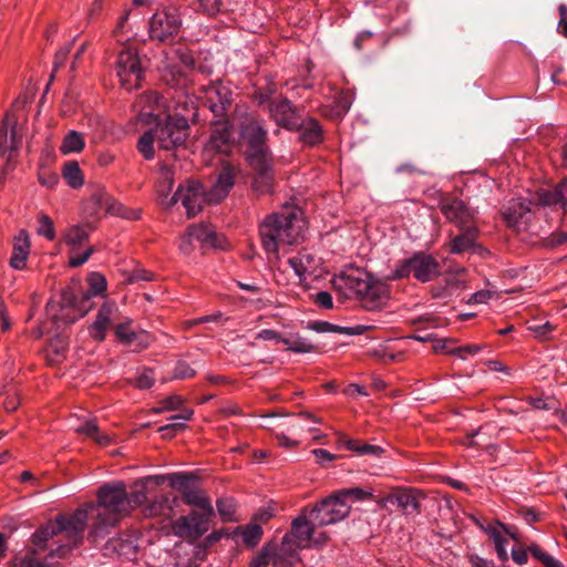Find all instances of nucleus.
<instances>
[{
    "label": "nucleus",
    "mask_w": 567,
    "mask_h": 567,
    "mask_svg": "<svg viewBox=\"0 0 567 567\" xmlns=\"http://www.w3.org/2000/svg\"><path fill=\"white\" fill-rule=\"evenodd\" d=\"M306 227L302 212L296 206L285 205L267 215L259 225V237L268 259H278L281 247L297 244Z\"/></svg>",
    "instance_id": "obj_1"
},
{
    "label": "nucleus",
    "mask_w": 567,
    "mask_h": 567,
    "mask_svg": "<svg viewBox=\"0 0 567 567\" xmlns=\"http://www.w3.org/2000/svg\"><path fill=\"white\" fill-rule=\"evenodd\" d=\"M95 511V520L89 534L93 540L103 538L122 517L128 514L126 485L116 481L101 486Z\"/></svg>",
    "instance_id": "obj_2"
},
{
    "label": "nucleus",
    "mask_w": 567,
    "mask_h": 567,
    "mask_svg": "<svg viewBox=\"0 0 567 567\" xmlns=\"http://www.w3.org/2000/svg\"><path fill=\"white\" fill-rule=\"evenodd\" d=\"M89 519L85 509H76L71 515H60L55 520L49 522L47 525L37 529L32 535V543L40 551L47 547V543L58 534H64L68 543L52 549L48 557L62 558L68 549L76 546L83 538V533Z\"/></svg>",
    "instance_id": "obj_3"
},
{
    "label": "nucleus",
    "mask_w": 567,
    "mask_h": 567,
    "mask_svg": "<svg viewBox=\"0 0 567 567\" xmlns=\"http://www.w3.org/2000/svg\"><path fill=\"white\" fill-rule=\"evenodd\" d=\"M87 290L68 287L61 292L60 309L53 315L54 321L60 324H71L84 317L92 308L91 298L102 295L107 287L106 279L99 272L89 276Z\"/></svg>",
    "instance_id": "obj_4"
},
{
    "label": "nucleus",
    "mask_w": 567,
    "mask_h": 567,
    "mask_svg": "<svg viewBox=\"0 0 567 567\" xmlns=\"http://www.w3.org/2000/svg\"><path fill=\"white\" fill-rule=\"evenodd\" d=\"M342 286L360 299L365 310L380 309L388 301L386 287L365 271L355 270L340 276Z\"/></svg>",
    "instance_id": "obj_5"
},
{
    "label": "nucleus",
    "mask_w": 567,
    "mask_h": 567,
    "mask_svg": "<svg viewBox=\"0 0 567 567\" xmlns=\"http://www.w3.org/2000/svg\"><path fill=\"white\" fill-rule=\"evenodd\" d=\"M148 117L156 123L154 131L159 147L173 150L186 142L189 135V124L186 123V120H179V117L169 114L161 122L153 112H142L140 114L142 121L151 123L152 121H148Z\"/></svg>",
    "instance_id": "obj_6"
},
{
    "label": "nucleus",
    "mask_w": 567,
    "mask_h": 567,
    "mask_svg": "<svg viewBox=\"0 0 567 567\" xmlns=\"http://www.w3.org/2000/svg\"><path fill=\"white\" fill-rule=\"evenodd\" d=\"M239 134L247 145L246 157L249 163L259 165L266 158L272 157V153L267 145L268 131L261 120L247 118L240 124Z\"/></svg>",
    "instance_id": "obj_7"
},
{
    "label": "nucleus",
    "mask_w": 567,
    "mask_h": 567,
    "mask_svg": "<svg viewBox=\"0 0 567 567\" xmlns=\"http://www.w3.org/2000/svg\"><path fill=\"white\" fill-rule=\"evenodd\" d=\"M182 19L174 7L157 10L150 20V35L159 42H171L178 34Z\"/></svg>",
    "instance_id": "obj_8"
},
{
    "label": "nucleus",
    "mask_w": 567,
    "mask_h": 567,
    "mask_svg": "<svg viewBox=\"0 0 567 567\" xmlns=\"http://www.w3.org/2000/svg\"><path fill=\"white\" fill-rule=\"evenodd\" d=\"M319 527L313 523L311 513L303 509L302 513L291 522V529L282 537V543L290 551L298 554L299 549L311 546L315 528Z\"/></svg>",
    "instance_id": "obj_9"
},
{
    "label": "nucleus",
    "mask_w": 567,
    "mask_h": 567,
    "mask_svg": "<svg viewBox=\"0 0 567 567\" xmlns=\"http://www.w3.org/2000/svg\"><path fill=\"white\" fill-rule=\"evenodd\" d=\"M349 512L350 505L341 499L337 492L322 499L310 511L313 523L320 527L344 519Z\"/></svg>",
    "instance_id": "obj_10"
},
{
    "label": "nucleus",
    "mask_w": 567,
    "mask_h": 567,
    "mask_svg": "<svg viewBox=\"0 0 567 567\" xmlns=\"http://www.w3.org/2000/svg\"><path fill=\"white\" fill-rule=\"evenodd\" d=\"M115 71L121 85L127 91L140 86L143 78V69L140 58L134 50L127 49L120 52Z\"/></svg>",
    "instance_id": "obj_11"
},
{
    "label": "nucleus",
    "mask_w": 567,
    "mask_h": 567,
    "mask_svg": "<svg viewBox=\"0 0 567 567\" xmlns=\"http://www.w3.org/2000/svg\"><path fill=\"white\" fill-rule=\"evenodd\" d=\"M440 209L443 216L458 229L476 226L478 208L465 203L461 198L450 197L441 200Z\"/></svg>",
    "instance_id": "obj_12"
},
{
    "label": "nucleus",
    "mask_w": 567,
    "mask_h": 567,
    "mask_svg": "<svg viewBox=\"0 0 567 567\" xmlns=\"http://www.w3.org/2000/svg\"><path fill=\"white\" fill-rule=\"evenodd\" d=\"M182 202L188 217H194L199 213L207 200V193L200 183L188 181L185 185L181 184L174 195L171 197L168 206Z\"/></svg>",
    "instance_id": "obj_13"
},
{
    "label": "nucleus",
    "mask_w": 567,
    "mask_h": 567,
    "mask_svg": "<svg viewBox=\"0 0 567 567\" xmlns=\"http://www.w3.org/2000/svg\"><path fill=\"white\" fill-rule=\"evenodd\" d=\"M200 99L215 117H225L233 102V91L220 82L210 83L203 86Z\"/></svg>",
    "instance_id": "obj_14"
},
{
    "label": "nucleus",
    "mask_w": 567,
    "mask_h": 567,
    "mask_svg": "<svg viewBox=\"0 0 567 567\" xmlns=\"http://www.w3.org/2000/svg\"><path fill=\"white\" fill-rule=\"evenodd\" d=\"M213 515L206 512L192 511L189 514L178 517L173 528L178 537L199 539L209 529V519Z\"/></svg>",
    "instance_id": "obj_15"
},
{
    "label": "nucleus",
    "mask_w": 567,
    "mask_h": 567,
    "mask_svg": "<svg viewBox=\"0 0 567 567\" xmlns=\"http://www.w3.org/2000/svg\"><path fill=\"white\" fill-rule=\"evenodd\" d=\"M288 549L282 542L280 545L267 544L249 567H289L298 560V554Z\"/></svg>",
    "instance_id": "obj_16"
},
{
    "label": "nucleus",
    "mask_w": 567,
    "mask_h": 567,
    "mask_svg": "<svg viewBox=\"0 0 567 567\" xmlns=\"http://www.w3.org/2000/svg\"><path fill=\"white\" fill-rule=\"evenodd\" d=\"M270 118L287 131H295L301 114L290 100L284 96L275 97L268 105Z\"/></svg>",
    "instance_id": "obj_17"
},
{
    "label": "nucleus",
    "mask_w": 567,
    "mask_h": 567,
    "mask_svg": "<svg viewBox=\"0 0 567 567\" xmlns=\"http://www.w3.org/2000/svg\"><path fill=\"white\" fill-rule=\"evenodd\" d=\"M235 144V131L227 116L216 117L212 123L208 146L218 153L228 154Z\"/></svg>",
    "instance_id": "obj_18"
},
{
    "label": "nucleus",
    "mask_w": 567,
    "mask_h": 567,
    "mask_svg": "<svg viewBox=\"0 0 567 567\" xmlns=\"http://www.w3.org/2000/svg\"><path fill=\"white\" fill-rule=\"evenodd\" d=\"M537 203V196L535 198L518 197L507 202L503 207L502 215L504 220L509 227L520 229L525 226L529 219L530 206Z\"/></svg>",
    "instance_id": "obj_19"
},
{
    "label": "nucleus",
    "mask_w": 567,
    "mask_h": 567,
    "mask_svg": "<svg viewBox=\"0 0 567 567\" xmlns=\"http://www.w3.org/2000/svg\"><path fill=\"white\" fill-rule=\"evenodd\" d=\"M288 264L298 277L299 282L306 284L310 277L316 276L322 260L309 249H301L288 259Z\"/></svg>",
    "instance_id": "obj_20"
},
{
    "label": "nucleus",
    "mask_w": 567,
    "mask_h": 567,
    "mask_svg": "<svg viewBox=\"0 0 567 567\" xmlns=\"http://www.w3.org/2000/svg\"><path fill=\"white\" fill-rule=\"evenodd\" d=\"M131 320L118 323L115 329V337L120 343L131 348L133 351L146 349L153 341L152 336L145 331H135L131 329Z\"/></svg>",
    "instance_id": "obj_21"
},
{
    "label": "nucleus",
    "mask_w": 567,
    "mask_h": 567,
    "mask_svg": "<svg viewBox=\"0 0 567 567\" xmlns=\"http://www.w3.org/2000/svg\"><path fill=\"white\" fill-rule=\"evenodd\" d=\"M186 236L199 243L204 249L225 248V239L216 233L210 224H194L187 228Z\"/></svg>",
    "instance_id": "obj_22"
},
{
    "label": "nucleus",
    "mask_w": 567,
    "mask_h": 567,
    "mask_svg": "<svg viewBox=\"0 0 567 567\" xmlns=\"http://www.w3.org/2000/svg\"><path fill=\"white\" fill-rule=\"evenodd\" d=\"M412 264V275L417 281L429 282L440 274L436 259L425 252H414Z\"/></svg>",
    "instance_id": "obj_23"
},
{
    "label": "nucleus",
    "mask_w": 567,
    "mask_h": 567,
    "mask_svg": "<svg viewBox=\"0 0 567 567\" xmlns=\"http://www.w3.org/2000/svg\"><path fill=\"white\" fill-rule=\"evenodd\" d=\"M117 311V306L114 302H104L97 313L93 323L89 327L90 337L102 342L105 340L106 331L113 322V316Z\"/></svg>",
    "instance_id": "obj_24"
},
{
    "label": "nucleus",
    "mask_w": 567,
    "mask_h": 567,
    "mask_svg": "<svg viewBox=\"0 0 567 567\" xmlns=\"http://www.w3.org/2000/svg\"><path fill=\"white\" fill-rule=\"evenodd\" d=\"M255 171L252 190L258 195L271 194L274 190L272 157L261 164L249 163Z\"/></svg>",
    "instance_id": "obj_25"
},
{
    "label": "nucleus",
    "mask_w": 567,
    "mask_h": 567,
    "mask_svg": "<svg viewBox=\"0 0 567 567\" xmlns=\"http://www.w3.org/2000/svg\"><path fill=\"white\" fill-rule=\"evenodd\" d=\"M175 113L174 116L179 120H186V123L196 122L198 120V97L188 90H185L174 96Z\"/></svg>",
    "instance_id": "obj_26"
},
{
    "label": "nucleus",
    "mask_w": 567,
    "mask_h": 567,
    "mask_svg": "<svg viewBox=\"0 0 567 567\" xmlns=\"http://www.w3.org/2000/svg\"><path fill=\"white\" fill-rule=\"evenodd\" d=\"M198 477L196 474L190 472H176L165 475H148L146 481H153L154 484L161 485L165 482L168 485L181 492L183 495L193 484L197 482Z\"/></svg>",
    "instance_id": "obj_27"
},
{
    "label": "nucleus",
    "mask_w": 567,
    "mask_h": 567,
    "mask_svg": "<svg viewBox=\"0 0 567 567\" xmlns=\"http://www.w3.org/2000/svg\"><path fill=\"white\" fill-rule=\"evenodd\" d=\"M478 227L467 226L460 229V234L451 238L450 252L461 255L474 250L477 246Z\"/></svg>",
    "instance_id": "obj_28"
},
{
    "label": "nucleus",
    "mask_w": 567,
    "mask_h": 567,
    "mask_svg": "<svg viewBox=\"0 0 567 567\" xmlns=\"http://www.w3.org/2000/svg\"><path fill=\"white\" fill-rule=\"evenodd\" d=\"M389 502L395 504L406 517H414L420 513L421 497L413 489L399 491L391 495Z\"/></svg>",
    "instance_id": "obj_29"
},
{
    "label": "nucleus",
    "mask_w": 567,
    "mask_h": 567,
    "mask_svg": "<svg viewBox=\"0 0 567 567\" xmlns=\"http://www.w3.org/2000/svg\"><path fill=\"white\" fill-rule=\"evenodd\" d=\"M234 186V173L230 166H225L207 193L208 203L218 204Z\"/></svg>",
    "instance_id": "obj_30"
},
{
    "label": "nucleus",
    "mask_w": 567,
    "mask_h": 567,
    "mask_svg": "<svg viewBox=\"0 0 567 567\" xmlns=\"http://www.w3.org/2000/svg\"><path fill=\"white\" fill-rule=\"evenodd\" d=\"M19 143L16 126L10 125L6 118L0 126V156L9 163L16 154Z\"/></svg>",
    "instance_id": "obj_31"
},
{
    "label": "nucleus",
    "mask_w": 567,
    "mask_h": 567,
    "mask_svg": "<svg viewBox=\"0 0 567 567\" xmlns=\"http://www.w3.org/2000/svg\"><path fill=\"white\" fill-rule=\"evenodd\" d=\"M295 131L299 132L300 141L307 145H317L322 141V127L313 117L300 116Z\"/></svg>",
    "instance_id": "obj_32"
},
{
    "label": "nucleus",
    "mask_w": 567,
    "mask_h": 567,
    "mask_svg": "<svg viewBox=\"0 0 567 567\" xmlns=\"http://www.w3.org/2000/svg\"><path fill=\"white\" fill-rule=\"evenodd\" d=\"M475 524L483 530L486 535L492 538L497 558L505 563L508 560L509 556L507 553L506 545L508 543L507 538L502 534L499 526L493 525L492 523H484L481 519L474 518Z\"/></svg>",
    "instance_id": "obj_33"
},
{
    "label": "nucleus",
    "mask_w": 567,
    "mask_h": 567,
    "mask_svg": "<svg viewBox=\"0 0 567 567\" xmlns=\"http://www.w3.org/2000/svg\"><path fill=\"white\" fill-rule=\"evenodd\" d=\"M30 251L29 236L25 230H20L14 238L13 251L10 258V266L13 269L21 270L25 267V262Z\"/></svg>",
    "instance_id": "obj_34"
},
{
    "label": "nucleus",
    "mask_w": 567,
    "mask_h": 567,
    "mask_svg": "<svg viewBox=\"0 0 567 567\" xmlns=\"http://www.w3.org/2000/svg\"><path fill=\"white\" fill-rule=\"evenodd\" d=\"M537 203L542 206H560L567 210V178L554 189L543 190L537 194Z\"/></svg>",
    "instance_id": "obj_35"
},
{
    "label": "nucleus",
    "mask_w": 567,
    "mask_h": 567,
    "mask_svg": "<svg viewBox=\"0 0 567 567\" xmlns=\"http://www.w3.org/2000/svg\"><path fill=\"white\" fill-rule=\"evenodd\" d=\"M182 499L186 505L197 507L208 515L215 514L210 498L196 486V483L182 495Z\"/></svg>",
    "instance_id": "obj_36"
},
{
    "label": "nucleus",
    "mask_w": 567,
    "mask_h": 567,
    "mask_svg": "<svg viewBox=\"0 0 567 567\" xmlns=\"http://www.w3.org/2000/svg\"><path fill=\"white\" fill-rule=\"evenodd\" d=\"M137 548V539L126 534H120L107 542V549H111L126 558L135 556Z\"/></svg>",
    "instance_id": "obj_37"
},
{
    "label": "nucleus",
    "mask_w": 567,
    "mask_h": 567,
    "mask_svg": "<svg viewBox=\"0 0 567 567\" xmlns=\"http://www.w3.org/2000/svg\"><path fill=\"white\" fill-rule=\"evenodd\" d=\"M308 328L319 333L331 332L347 336H360L367 330V327L361 324L343 327L328 321H315L312 323H309Z\"/></svg>",
    "instance_id": "obj_38"
},
{
    "label": "nucleus",
    "mask_w": 567,
    "mask_h": 567,
    "mask_svg": "<svg viewBox=\"0 0 567 567\" xmlns=\"http://www.w3.org/2000/svg\"><path fill=\"white\" fill-rule=\"evenodd\" d=\"M264 532L259 524H247L245 526H237L233 530V535L240 536L243 538V543L248 547H256L260 542Z\"/></svg>",
    "instance_id": "obj_39"
},
{
    "label": "nucleus",
    "mask_w": 567,
    "mask_h": 567,
    "mask_svg": "<svg viewBox=\"0 0 567 567\" xmlns=\"http://www.w3.org/2000/svg\"><path fill=\"white\" fill-rule=\"evenodd\" d=\"M281 343L286 346L287 350L295 353H311L318 351L317 346L298 333H291L285 337V340H281Z\"/></svg>",
    "instance_id": "obj_40"
},
{
    "label": "nucleus",
    "mask_w": 567,
    "mask_h": 567,
    "mask_svg": "<svg viewBox=\"0 0 567 567\" xmlns=\"http://www.w3.org/2000/svg\"><path fill=\"white\" fill-rule=\"evenodd\" d=\"M162 79L164 83L171 89H174L177 94L187 90L189 83L187 74L176 68L165 70Z\"/></svg>",
    "instance_id": "obj_41"
},
{
    "label": "nucleus",
    "mask_w": 567,
    "mask_h": 567,
    "mask_svg": "<svg viewBox=\"0 0 567 567\" xmlns=\"http://www.w3.org/2000/svg\"><path fill=\"white\" fill-rule=\"evenodd\" d=\"M91 230L90 225H73L66 230L64 241L72 249H76L89 239Z\"/></svg>",
    "instance_id": "obj_42"
},
{
    "label": "nucleus",
    "mask_w": 567,
    "mask_h": 567,
    "mask_svg": "<svg viewBox=\"0 0 567 567\" xmlns=\"http://www.w3.org/2000/svg\"><path fill=\"white\" fill-rule=\"evenodd\" d=\"M62 176L71 188H79L84 183V177L76 161H69L63 165Z\"/></svg>",
    "instance_id": "obj_43"
},
{
    "label": "nucleus",
    "mask_w": 567,
    "mask_h": 567,
    "mask_svg": "<svg viewBox=\"0 0 567 567\" xmlns=\"http://www.w3.org/2000/svg\"><path fill=\"white\" fill-rule=\"evenodd\" d=\"M84 146L85 140L83 135L75 130H71L64 136L60 151L63 154L80 153L81 151H83Z\"/></svg>",
    "instance_id": "obj_44"
},
{
    "label": "nucleus",
    "mask_w": 567,
    "mask_h": 567,
    "mask_svg": "<svg viewBox=\"0 0 567 567\" xmlns=\"http://www.w3.org/2000/svg\"><path fill=\"white\" fill-rule=\"evenodd\" d=\"M341 442L347 450L352 451L358 455L380 456L384 452L383 449L379 445L368 443L361 444L358 441L348 439L346 436L342 437Z\"/></svg>",
    "instance_id": "obj_45"
},
{
    "label": "nucleus",
    "mask_w": 567,
    "mask_h": 567,
    "mask_svg": "<svg viewBox=\"0 0 567 567\" xmlns=\"http://www.w3.org/2000/svg\"><path fill=\"white\" fill-rule=\"evenodd\" d=\"M192 416V410H184L178 414H174L168 419L169 423L161 426L158 432L165 435V431H172V435H175L178 431L186 427V422L189 421Z\"/></svg>",
    "instance_id": "obj_46"
},
{
    "label": "nucleus",
    "mask_w": 567,
    "mask_h": 567,
    "mask_svg": "<svg viewBox=\"0 0 567 567\" xmlns=\"http://www.w3.org/2000/svg\"><path fill=\"white\" fill-rule=\"evenodd\" d=\"M153 483V481H146V476L135 482V489L130 494L127 493L128 499V513L132 508L142 505L147 498V484Z\"/></svg>",
    "instance_id": "obj_47"
},
{
    "label": "nucleus",
    "mask_w": 567,
    "mask_h": 567,
    "mask_svg": "<svg viewBox=\"0 0 567 567\" xmlns=\"http://www.w3.org/2000/svg\"><path fill=\"white\" fill-rule=\"evenodd\" d=\"M167 508H169V497L167 495H159L144 506L143 514L146 517H157L164 514Z\"/></svg>",
    "instance_id": "obj_48"
},
{
    "label": "nucleus",
    "mask_w": 567,
    "mask_h": 567,
    "mask_svg": "<svg viewBox=\"0 0 567 567\" xmlns=\"http://www.w3.org/2000/svg\"><path fill=\"white\" fill-rule=\"evenodd\" d=\"M156 140L155 131L148 130L144 132L137 141V150L146 161L154 158V141Z\"/></svg>",
    "instance_id": "obj_49"
},
{
    "label": "nucleus",
    "mask_w": 567,
    "mask_h": 567,
    "mask_svg": "<svg viewBox=\"0 0 567 567\" xmlns=\"http://www.w3.org/2000/svg\"><path fill=\"white\" fill-rule=\"evenodd\" d=\"M412 256L398 261L391 272L386 276L389 280H400L412 275Z\"/></svg>",
    "instance_id": "obj_50"
},
{
    "label": "nucleus",
    "mask_w": 567,
    "mask_h": 567,
    "mask_svg": "<svg viewBox=\"0 0 567 567\" xmlns=\"http://www.w3.org/2000/svg\"><path fill=\"white\" fill-rule=\"evenodd\" d=\"M216 507L223 522L235 520L236 502L231 497L219 498L216 502Z\"/></svg>",
    "instance_id": "obj_51"
},
{
    "label": "nucleus",
    "mask_w": 567,
    "mask_h": 567,
    "mask_svg": "<svg viewBox=\"0 0 567 567\" xmlns=\"http://www.w3.org/2000/svg\"><path fill=\"white\" fill-rule=\"evenodd\" d=\"M339 497L347 502L348 499L353 502H362L372 498L373 494L370 489L361 487L343 488L337 492Z\"/></svg>",
    "instance_id": "obj_52"
},
{
    "label": "nucleus",
    "mask_w": 567,
    "mask_h": 567,
    "mask_svg": "<svg viewBox=\"0 0 567 567\" xmlns=\"http://www.w3.org/2000/svg\"><path fill=\"white\" fill-rule=\"evenodd\" d=\"M37 234L47 238L48 240H54L55 229L53 220L45 214H41L38 219Z\"/></svg>",
    "instance_id": "obj_53"
},
{
    "label": "nucleus",
    "mask_w": 567,
    "mask_h": 567,
    "mask_svg": "<svg viewBox=\"0 0 567 567\" xmlns=\"http://www.w3.org/2000/svg\"><path fill=\"white\" fill-rule=\"evenodd\" d=\"M196 374V371L186 362L183 360L177 361L174 371H173V379L176 380H183V379H189L193 378Z\"/></svg>",
    "instance_id": "obj_54"
},
{
    "label": "nucleus",
    "mask_w": 567,
    "mask_h": 567,
    "mask_svg": "<svg viewBox=\"0 0 567 567\" xmlns=\"http://www.w3.org/2000/svg\"><path fill=\"white\" fill-rule=\"evenodd\" d=\"M183 399L179 395H171L164 399L161 402V406L156 410L157 413L164 412V411H174L182 406Z\"/></svg>",
    "instance_id": "obj_55"
},
{
    "label": "nucleus",
    "mask_w": 567,
    "mask_h": 567,
    "mask_svg": "<svg viewBox=\"0 0 567 567\" xmlns=\"http://www.w3.org/2000/svg\"><path fill=\"white\" fill-rule=\"evenodd\" d=\"M107 202L109 195L103 187L99 188L90 197V203L93 205L94 213L101 209Z\"/></svg>",
    "instance_id": "obj_56"
},
{
    "label": "nucleus",
    "mask_w": 567,
    "mask_h": 567,
    "mask_svg": "<svg viewBox=\"0 0 567 567\" xmlns=\"http://www.w3.org/2000/svg\"><path fill=\"white\" fill-rule=\"evenodd\" d=\"M97 429L99 426L93 419L85 420L74 427L75 432L85 434L92 439L97 433Z\"/></svg>",
    "instance_id": "obj_57"
},
{
    "label": "nucleus",
    "mask_w": 567,
    "mask_h": 567,
    "mask_svg": "<svg viewBox=\"0 0 567 567\" xmlns=\"http://www.w3.org/2000/svg\"><path fill=\"white\" fill-rule=\"evenodd\" d=\"M481 350L478 346H464L455 347L453 350H446L449 354L455 355L462 360H465L467 355L476 354Z\"/></svg>",
    "instance_id": "obj_58"
},
{
    "label": "nucleus",
    "mask_w": 567,
    "mask_h": 567,
    "mask_svg": "<svg viewBox=\"0 0 567 567\" xmlns=\"http://www.w3.org/2000/svg\"><path fill=\"white\" fill-rule=\"evenodd\" d=\"M224 537L234 538L233 532L228 533L227 529H225V528L214 530L205 537L204 546L205 547L212 546L215 543L219 542Z\"/></svg>",
    "instance_id": "obj_59"
},
{
    "label": "nucleus",
    "mask_w": 567,
    "mask_h": 567,
    "mask_svg": "<svg viewBox=\"0 0 567 567\" xmlns=\"http://www.w3.org/2000/svg\"><path fill=\"white\" fill-rule=\"evenodd\" d=\"M313 302L323 309L333 308L332 295L328 291H319L313 296Z\"/></svg>",
    "instance_id": "obj_60"
},
{
    "label": "nucleus",
    "mask_w": 567,
    "mask_h": 567,
    "mask_svg": "<svg viewBox=\"0 0 567 567\" xmlns=\"http://www.w3.org/2000/svg\"><path fill=\"white\" fill-rule=\"evenodd\" d=\"M47 558L40 559L34 555H25L20 559L19 567H49L50 564L47 561Z\"/></svg>",
    "instance_id": "obj_61"
},
{
    "label": "nucleus",
    "mask_w": 567,
    "mask_h": 567,
    "mask_svg": "<svg viewBox=\"0 0 567 567\" xmlns=\"http://www.w3.org/2000/svg\"><path fill=\"white\" fill-rule=\"evenodd\" d=\"M529 330H532L537 338L545 340L549 337L550 332L554 330V326L547 321L542 324L530 326Z\"/></svg>",
    "instance_id": "obj_62"
},
{
    "label": "nucleus",
    "mask_w": 567,
    "mask_h": 567,
    "mask_svg": "<svg viewBox=\"0 0 567 567\" xmlns=\"http://www.w3.org/2000/svg\"><path fill=\"white\" fill-rule=\"evenodd\" d=\"M154 384V377L151 370L144 371L136 379V386L142 390L152 388Z\"/></svg>",
    "instance_id": "obj_63"
},
{
    "label": "nucleus",
    "mask_w": 567,
    "mask_h": 567,
    "mask_svg": "<svg viewBox=\"0 0 567 567\" xmlns=\"http://www.w3.org/2000/svg\"><path fill=\"white\" fill-rule=\"evenodd\" d=\"M468 561L472 567H496L493 560L483 558L476 554L468 555Z\"/></svg>",
    "instance_id": "obj_64"
}]
</instances>
